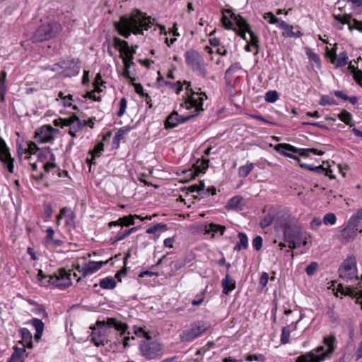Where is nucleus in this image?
Instances as JSON below:
<instances>
[{
  "label": "nucleus",
  "mask_w": 362,
  "mask_h": 362,
  "mask_svg": "<svg viewBox=\"0 0 362 362\" xmlns=\"http://www.w3.org/2000/svg\"><path fill=\"white\" fill-rule=\"evenodd\" d=\"M152 23L151 17L135 10V13L131 16H121L119 22L115 23V27L122 36L128 38L132 32L136 35L143 34V29L147 30Z\"/></svg>",
  "instance_id": "obj_1"
},
{
  "label": "nucleus",
  "mask_w": 362,
  "mask_h": 362,
  "mask_svg": "<svg viewBox=\"0 0 362 362\" xmlns=\"http://www.w3.org/2000/svg\"><path fill=\"white\" fill-rule=\"evenodd\" d=\"M145 340L139 344V351L146 360H156L163 355V344L156 340H152L151 336L145 334Z\"/></svg>",
  "instance_id": "obj_2"
},
{
  "label": "nucleus",
  "mask_w": 362,
  "mask_h": 362,
  "mask_svg": "<svg viewBox=\"0 0 362 362\" xmlns=\"http://www.w3.org/2000/svg\"><path fill=\"white\" fill-rule=\"evenodd\" d=\"M61 25L56 22H51L41 25L33 35V42H42L48 40L57 35L61 30Z\"/></svg>",
  "instance_id": "obj_3"
},
{
  "label": "nucleus",
  "mask_w": 362,
  "mask_h": 362,
  "mask_svg": "<svg viewBox=\"0 0 362 362\" xmlns=\"http://www.w3.org/2000/svg\"><path fill=\"white\" fill-rule=\"evenodd\" d=\"M356 263L354 256H349L343 261L338 269L339 276L343 281L349 282L353 279H358Z\"/></svg>",
  "instance_id": "obj_4"
},
{
  "label": "nucleus",
  "mask_w": 362,
  "mask_h": 362,
  "mask_svg": "<svg viewBox=\"0 0 362 362\" xmlns=\"http://www.w3.org/2000/svg\"><path fill=\"white\" fill-rule=\"evenodd\" d=\"M185 57L187 64L193 71L197 72L202 77L206 76L204 59L198 52L194 49L188 50L185 52Z\"/></svg>",
  "instance_id": "obj_5"
},
{
  "label": "nucleus",
  "mask_w": 362,
  "mask_h": 362,
  "mask_svg": "<svg viewBox=\"0 0 362 362\" xmlns=\"http://www.w3.org/2000/svg\"><path fill=\"white\" fill-rule=\"evenodd\" d=\"M47 282L49 285L52 284L59 288H67L71 285V272L64 268L60 269L57 274L49 276Z\"/></svg>",
  "instance_id": "obj_6"
},
{
  "label": "nucleus",
  "mask_w": 362,
  "mask_h": 362,
  "mask_svg": "<svg viewBox=\"0 0 362 362\" xmlns=\"http://www.w3.org/2000/svg\"><path fill=\"white\" fill-rule=\"evenodd\" d=\"M208 327L209 326L204 322H196L191 325L189 329L184 331L180 334V339L182 341H191L200 336Z\"/></svg>",
  "instance_id": "obj_7"
},
{
  "label": "nucleus",
  "mask_w": 362,
  "mask_h": 362,
  "mask_svg": "<svg viewBox=\"0 0 362 362\" xmlns=\"http://www.w3.org/2000/svg\"><path fill=\"white\" fill-rule=\"evenodd\" d=\"M185 84H187L186 89L187 92H190L191 95L187 97L186 100L184 103H182L180 105L182 107L184 104L185 105V107L187 110H190L192 108H195L196 116L199 115L201 111H203V101L204 99L202 97H199L198 98H195L194 97V95H199V93H196L190 88V83L185 81Z\"/></svg>",
  "instance_id": "obj_8"
},
{
  "label": "nucleus",
  "mask_w": 362,
  "mask_h": 362,
  "mask_svg": "<svg viewBox=\"0 0 362 362\" xmlns=\"http://www.w3.org/2000/svg\"><path fill=\"white\" fill-rule=\"evenodd\" d=\"M283 230L284 239L285 241H293L298 238L303 233L300 228L297 226L294 221L284 219L281 223Z\"/></svg>",
  "instance_id": "obj_9"
},
{
  "label": "nucleus",
  "mask_w": 362,
  "mask_h": 362,
  "mask_svg": "<svg viewBox=\"0 0 362 362\" xmlns=\"http://www.w3.org/2000/svg\"><path fill=\"white\" fill-rule=\"evenodd\" d=\"M14 161L15 160L11 156L8 146L4 139L0 136V162L10 173L14 172Z\"/></svg>",
  "instance_id": "obj_10"
},
{
  "label": "nucleus",
  "mask_w": 362,
  "mask_h": 362,
  "mask_svg": "<svg viewBox=\"0 0 362 362\" xmlns=\"http://www.w3.org/2000/svg\"><path fill=\"white\" fill-rule=\"evenodd\" d=\"M231 18L235 21V23L238 28H243L247 31L250 35V44L257 49L256 53H257L259 48V38L251 30L250 25L247 23V21L240 15H236L234 13H232Z\"/></svg>",
  "instance_id": "obj_11"
},
{
  "label": "nucleus",
  "mask_w": 362,
  "mask_h": 362,
  "mask_svg": "<svg viewBox=\"0 0 362 362\" xmlns=\"http://www.w3.org/2000/svg\"><path fill=\"white\" fill-rule=\"evenodd\" d=\"M196 114L189 115L187 116H182L178 114L175 110L173 111L166 118L164 125L166 129H173L179 124L185 123L192 118L194 117Z\"/></svg>",
  "instance_id": "obj_12"
},
{
  "label": "nucleus",
  "mask_w": 362,
  "mask_h": 362,
  "mask_svg": "<svg viewBox=\"0 0 362 362\" xmlns=\"http://www.w3.org/2000/svg\"><path fill=\"white\" fill-rule=\"evenodd\" d=\"M97 328L103 329L105 327L111 328L114 327L115 329L120 331V336L125 334L126 333L129 334L127 332L128 325L125 323H122L121 322H118L115 318L109 317L106 321H97L96 322Z\"/></svg>",
  "instance_id": "obj_13"
},
{
  "label": "nucleus",
  "mask_w": 362,
  "mask_h": 362,
  "mask_svg": "<svg viewBox=\"0 0 362 362\" xmlns=\"http://www.w3.org/2000/svg\"><path fill=\"white\" fill-rule=\"evenodd\" d=\"M114 44L115 47L120 48L119 57L122 59V61L133 62L134 54L129 51V44L127 41L115 37Z\"/></svg>",
  "instance_id": "obj_14"
},
{
  "label": "nucleus",
  "mask_w": 362,
  "mask_h": 362,
  "mask_svg": "<svg viewBox=\"0 0 362 362\" xmlns=\"http://www.w3.org/2000/svg\"><path fill=\"white\" fill-rule=\"evenodd\" d=\"M135 218H139L141 221L144 219H151V216H146L145 218H142L139 215H129L125 216L123 217L119 218L116 221H111L108 223V226L110 228H112V226L115 227H128L129 226L134 225L135 223L134 219Z\"/></svg>",
  "instance_id": "obj_15"
},
{
  "label": "nucleus",
  "mask_w": 362,
  "mask_h": 362,
  "mask_svg": "<svg viewBox=\"0 0 362 362\" xmlns=\"http://www.w3.org/2000/svg\"><path fill=\"white\" fill-rule=\"evenodd\" d=\"M57 131L51 126H44L35 132V138L40 143H48L54 139L53 132Z\"/></svg>",
  "instance_id": "obj_16"
},
{
  "label": "nucleus",
  "mask_w": 362,
  "mask_h": 362,
  "mask_svg": "<svg viewBox=\"0 0 362 362\" xmlns=\"http://www.w3.org/2000/svg\"><path fill=\"white\" fill-rule=\"evenodd\" d=\"M323 343L327 346L326 353L320 356L315 361H323L327 358L331 357L333 354L337 344V339L334 335H329L323 338Z\"/></svg>",
  "instance_id": "obj_17"
},
{
  "label": "nucleus",
  "mask_w": 362,
  "mask_h": 362,
  "mask_svg": "<svg viewBox=\"0 0 362 362\" xmlns=\"http://www.w3.org/2000/svg\"><path fill=\"white\" fill-rule=\"evenodd\" d=\"M358 288V286L354 287L352 286H344L341 284H339L337 288V291L339 292L341 295L349 296L352 298H356V303L361 304L362 303V300L360 301V299L362 298L360 296V292L362 291L360 290L358 292L356 290Z\"/></svg>",
  "instance_id": "obj_18"
},
{
  "label": "nucleus",
  "mask_w": 362,
  "mask_h": 362,
  "mask_svg": "<svg viewBox=\"0 0 362 362\" xmlns=\"http://www.w3.org/2000/svg\"><path fill=\"white\" fill-rule=\"evenodd\" d=\"M280 148H284L287 150V151H290L295 153H298L300 156L308 157L310 156V153H313L314 154L322 156L325 153L324 151L317 150V148H298L292 145H284L280 146Z\"/></svg>",
  "instance_id": "obj_19"
},
{
  "label": "nucleus",
  "mask_w": 362,
  "mask_h": 362,
  "mask_svg": "<svg viewBox=\"0 0 362 362\" xmlns=\"http://www.w3.org/2000/svg\"><path fill=\"white\" fill-rule=\"evenodd\" d=\"M108 261H100V262H94L89 261L88 263L85 264V265L81 267L82 272V277H86L90 274H93L98 270H99L103 265L107 263Z\"/></svg>",
  "instance_id": "obj_20"
},
{
  "label": "nucleus",
  "mask_w": 362,
  "mask_h": 362,
  "mask_svg": "<svg viewBox=\"0 0 362 362\" xmlns=\"http://www.w3.org/2000/svg\"><path fill=\"white\" fill-rule=\"evenodd\" d=\"M209 160L208 159H198L193 164L194 171L189 170L191 179H194L199 173H204L209 167Z\"/></svg>",
  "instance_id": "obj_21"
},
{
  "label": "nucleus",
  "mask_w": 362,
  "mask_h": 362,
  "mask_svg": "<svg viewBox=\"0 0 362 362\" xmlns=\"http://www.w3.org/2000/svg\"><path fill=\"white\" fill-rule=\"evenodd\" d=\"M337 44L334 45V47L332 49L334 57L332 59V62L335 64L337 67H341L348 64V56L346 52H342L339 54H336Z\"/></svg>",
  "instance_id": "obj_22"
},
{
  "label": "nucleus",
  "mask_w": 362,
  "mask_h": 362,
  "mask_svg": "<svg viewBox=\"0 0 362 362\" xmlns=\"http://www.w3.org/2000/svg\"><path fill=\"white\" fill-rule=\"evenodd\" d=\"M79 63L78 59H69L66 60L61 61L54 64L55 66H59L63 69H74V71L77 74L78 72V64Z\"/></svg>",
  "instance_id": "obj_23"
},
{
  "label": "nucleus",
  "mask_w": 362,
  "mask_h": 362,
  "mask_svg": "<svg viewBox=\"0 0 362 362\" xmlns=\"http://www.w3.org/2000/svg\"><path fill=\"white\" fill-rule=\"evenodd\" d=\"M223 287V293L228 295L235 288V281L230 279L229 274L227 273L225 278L221 281Z\"/></svg>",
  "instance_id": "obj_24"
},
{
  "label": "nucleus",
  "mask_w": 362,
  "mask_h": 362,
  "mask_svg": "<svg viewBox=\"0 0 362 362\" xmlns=\"http://www.w3.org/2000/svg\"><path fill=\"white\" fill-rule=\"evenodd\" d=\"M20 333L22 338V341H20V343L23 344V347H27L28 349L33 348V336L27 328H21L20 329Z\"/></svg>",
  "instance_id": "obj_25"
},
{
  "label": "nucleus",
  "mask_w": 362,
  "mask_h": 362,
  "mask_svg": "<svg viewBox=\"0 0 362 362\" xmlns=\"http://www.w3.org/2000/svg\"><path fill=\"white\" fill-rule=\"evenodd\" d=\"M60 123L62 124V127H73L75 124H78V129L81 128V122L80 119L76 115H73L69 118H59Z\"/></svg>",
  "instance_id": "obj_26"
},
{
  "label": "nucleus",
  "mask_w": 362,
  "mask_h": 362,
  "mask_svg": "<svg viewBox=\"0 0 362 362\" xmlns=\"http://www.w3.org/2000/svg\"><path fill=\"white\" fill-rule=\"evenodd\" d=\"M100 329H94L92 332V338L91 341L94 343V344L97 346H104L105 345V334L100 330Z\"/></svg>",
  "instance_id": "obj_27"
},
{
  "label": "nucleus",
  "mask_w": 362,
  "mask_h": 362,
  "mask_svg": "<svg viewBox=\"0 0 362 362\" xmlns=\"http://www.w3.org/2000/svg\"><path fill=\"white\" fill-rule=\"evenodd\" d=\"M43 168H44L45 173H49L50 170H52L53 173H57V176L59 177L68 176L67 171H66V170L61 171L59 170V168L57 167V165L54 163H48L44 164Z\"/></svg>",
  "instance_id": "obj_28"
},
{
  "label": "nucleus",
  "mask_w": 362,
  "mask_h": 362,
  "mask_svg": "<svg viewBox=\"0 0 362 362\" xmlns=\"http://www.w3.org/2000/svg\"><path fill=\"white\" fill-rule=\"evenodd\" d=\"M226 13L230 14V17H231L232 13H233L230 9H226L223 11V16L221 18V22L223 25L227 30H233L237 31V29L234 27L233 23L229 20L228 16L226 15ZM234 22L235 21L230 18Z\"/></svg>",
  "instance_id": "obj_29"
},
{
  "label": "nucleus",
  "mask_w": 362,
  "mask_h": 362,
  "mask_svg": "<svg viewBox=\"0 0 362 362\" xmlns=\"http://www.w3.org/2000/svg\"><path fill=\"white\" fill-rule=\"evenodd\" d=\"M104 150V144L103 142H99L93 150H90L89 151V153L91 155L90 158H87V162L90 163V164L95 163L94 160L96 157H99L102 152Z\"/></svg>",
  "instance_id": "obj_30"
},
{
  "label": "nucleus",
  "mask_w": 362,
  "mask_h": 362,
  "mask_svg": "<svg viewBox=\"0 0 362 362\" xmlns=\"http://www.w3.org/2000/svg\"><path fill=\"white\" fill-rule=\"evenodd\" d=\"M239 242L234 247V250L240 251L242 249H246L248 247V238L245 233L239 232L238 234Z\"/></svg>",
  "instance_id": "obj_31"
},
{
  "label": "nucleus",
  "mask_w": 362,
  "mask_h": 362,
  "mask_svg": "<svg viewBox=\"0 0 362 362\" xmlns=\"http://www.w3.org/2000/svg\"><path fill=\"white\" fill-rule=\"evenodd\" d=\"M99 285L103 289H113L116 287L117 282L112 276H107L101 279Z\"/></svg>",
  "instance_id": "obj_32"
},
{
  "label": "nucleus",
  "mask_w": 362,
  "mask_h": 362,
  "mask_svg": "<svg viewBox=\"0 0 362 362\" xmlns=\"http://www.w3.org/2000/svg\"><path fill=\"white\" fill-rule=\"evenodd\" d=\"M357 230L352 229L351 227L346 226L341 230V237L344 240L348 241L349 239L354 238L356 236Z\"/></svg>",
  "instance_id": "obj_33"
},
{
  "label": "nucleus",
  "mask_w": 362,
  "mask_h": 362,
  "mask_svg": "<svg viewBox=\"0 0 362 362\" xmlns=\"http://www.w3.org/2000/svg\"><path fill=\"white\" fill-rule=\"evenodd\" d=\"M348 69L353 74V77L356 83L362 87V71L356 69L351 64L349 65Z\"/></svg>",
  "instance_id": "obj_34"
},
{
  "label": "nucleus",
  "mask_w": 362,
  "mask_h": 362,
  "mask_svg": "<svg viewBox=\"0 0 362 362\" xmlns=\"http://www.w3.org/2000/svg\"><path fill=\"white\" fill-rule=\"evenodd\" d=\"M284 145H289L288 144H286V143H284V144H279L275 146L274 147V149L279 152V153H281V155L286 156V157H288V158H292V159H294L296 160L298 163H300V158L298 157H297L296 156L291 153H288L287 152L286 149H285L284 148H280V146H284Z\"/></svg>",
  "instance_id": "obj_35"
},
{
  "label": "nucleus",
  "mask_w": 362,
  "mask_h": 362,
  "mask_svg": "<svg viewBox=\"0 0 362 362\" xmlns=\"http://www.w3.org/2000/svg\"><path fill=\"white\" fill-rule=\"evenodd\" d=\"M124 64V71L122 76L127 78L129 79L130 81H135V78L132 77L130 74V68L135 65L134 62H127V60L122 61Z\"/></svg>",
  "instance_id": "obj_36"
},
{
  "label": "nucleus",
  "mask_w": 362,
  "mask_h": 362,
  "mask_svg": "<svg viewBox=\"0 0 362 362\" xmlns=\"http://www.w3.org/2000/svg\"><path fill=\"white\" fill-rule=\"evenodd\" d=\"M242 69L240 63H235L232 64L225 73V78L227 82L230 83L231 81V76L235 74L237 71Z\"/></svg>",
  "instance_id": "obj_37"
},
{
  "label": "nucleus",
  "mask_w": 362,
  "mask_h": 362,
  "mask_svg": "<svg viewBox=\"0 0 362 362\" xmlns=\"http://www.w3.org/2000/svg\"><path fill=\"white\" fill-rule=\"evenodd\" d=\"M338 117L339 119L344 122L346 124L349 125L351 127L354 126V124L351 123L352 115L350 112L346 111V110H343L341 113L338 115Z\"/></svg>",
  "instance_id": "obj_38"
},
{
  "label": "nucleus",
  "mask_w": 362,
  "mask_h": 362,
  "mask_svg": "<svg viewBox=\"0 0 362 362\" xmlns=\"http://www.w3.org/2000/svg\"><path fill=\"white\" fill-rule=\"evenodd\" d=\"M129 127H124L117 131L114 139H113V144L117 147L119 146V141L124 138V135L129 131Z\"/></svg>",
  "instance_id": "obj_39"
},
{
  "label": "nucleus",
  "mask_w": 362,
  "mask_h": 362,
  "mask_svg": "<svg viewBox=\"0 0 362 362\" xmlns=\"http://www.w3.org/2000/svg\"><path fill=\"white\" fill-rule=\"evenodd\" d=\"M254 168V163H247L245 165L240 166L238 169L240 177H246Z\"/></svg>",
  "instance_id": "obj_40"
},
{
  "label": "nucleus",
  "mask_w": 362,
  "mask_h": 362,
  "mask_svg": "<svg viewBox=\"0 0 362 362\" xmlns=\"http://www.w3.org/2000/svg\"><path fill=\"white\" fill-rule=\"evenodd\" d=\"M28 149L26 150V153H29L30 154H35L37 153H38L37 156L39 158H42V157H45L46 156L44 155L42 152V151H40V149L37 147V146L36 145V144L33 141H30L28 143Z\"/></svg>",
  "instance_id": "obj_41"
},
{
  "label": "nucleus",
  "mask_w": 362,
  "mask_h": 362,
  "mask_svg": "<svg viewBox=\"0 0 362 362\" xmlns=\"http://www.w3.org/2000/svg\"><path fill=\"white\" fill-rule=\"evenodd\" d=\"M267 16H271L272 20L269 21L270 24L279 23L280 28H283L284 30L289 28V25L285 21L276 18L272 12H268Z\"/></svg>",
  "instance_id": "obj_42"
},
{
  "label": "nucleus",
  "mask_w": 362,
  "mask_h": 362,
  "mask_svg": "<svg viewBox=\"0 0 362 362\" xmlns=\"http://www.w3.org/2000/svg\"><path fill=\"white\" fill-rule=\"evenodd\" d=\"M226 230V227L223 226L218 225L216 223H210L206 229V233H217L220 232L221 235L224 233Z\"/></svg>",
  "instance_id": "obj_43"
},
{
  "label": "nucleus",
  "mask_w": 362,
  "mask_h": 362,
  "mask_svg": "<svg viewBox=\"0 0 362 362\" xmlns=\"http://www.w3.org/2000/svg\"><path fill=\"white\" fill-rule=\"evenodd\" d=\"M25 352V347L18 348L15 346L14 351L12 354L11 358L7 362H16L18 359L21 358L23 354Z\"/></svg>",
  "instance_id": "obj_44"
},
{
  "label": "nucleus",
  "mask_w": 362,
  "mask_h": 362,
  "mask_svg": "<svg viewBox=\"0 0 362 362\" xmlns=\"http://www.w3.org/2000/svg\"><path fill=\"white\" fill-rule=\"evenodd\" d=\"M242 201L243 197L241 196H235L228 201L226 208L229 209H235L238 208Z\"/></svg>",
  "instance_id": "obj_45"
},
{
  "label": "nucleus",
  "mask_w": 362,
  "mask_h": 362,
  "mask_svg": "<svg viewBox=\"0 0 362 362\" xmlns=\"http://www.w3.org/2000/svg\"><path fill=\"white\" fill-rule=\"evenodd\" d=\"M324 353H326V350H325L324 346H319L316 349L308 352L307 354H313V362H322V361H315L320 356H322Z\"/></svg>",
  "instance_id": "obj_46"
},
{
  "label": "nucleus",
  "mask_w": 362,
  "mask_h": 362,
  "mask_svg": "<svg viewBox=\"0 0 362 362\" xmlns=\"http://www.w3.org/2000/svg\"><path fill=\"white\" fill-rule=\"evenodd\" d=\"M274 215L269 213L264 218L260 221V226L262 228H265L269 226L274 221Z\"/></svg>",
  "instance_id": "obj_47"
},
{
  "label": "nucleus",
  "mask_w": 362,
  "mask_h": 362,
  "mask_svg": "<svg viewBox=\"0 0 362 362\" xmlns=\"http://www.w3.org/2000/svg\"><path fill=\"white\" fill-rule=\"evenodd\" d=\"M293 28L292 25H289V28L284 30L283 35L288 37H298L303 35V33L299 30L293 32Z\"/></svg>",
  "instance_id": "obj_48"
},
{
  "label": "nucleus",
  "mask_w": 362,
  "mask_h": 362,
  "mask_svg": "<svg viewBox=\"0 0 362 362\" xmlns=\"http://www.w3.org/2000/svg\"><path fill=\"white\" fill-rule=\"evenodd\" d=\"M279 98V93L276 90H269L266 93L265 100L268 103H274Z\"/></svg>",
  "instance_id": "obj_49"
},
{
  "label": "nucleus",
  "mask_w": 362,
  "mask_h": 362,
  "mask_svg": "<svg viewBox=\"0 0 362 362\" xmlns=\"http://www.w3.org/2000/svg\"><path fill=\"white\" fill-rule=\"evenodd\" d=\"M165 85L170 86V88L175 89L176 90V93L180 94V91L182 90V84L181 81L177 82H170V81H164Z\"/></svg>",
  "instance_id": "obj_50"
},
{
  "label": "nucleus",
  "mask_w": 362,
  "mask_h": 362,
  "mask_svg": "<svg viewBox=\"0 0 362 362\" xmlns=\"http://www.w3.org/2000/svg\"><path fill=\"white\" fill-rule=\"evenodd\" d=\"M33 326L35 327L37 332H43L44 330V323L42 321L37 318H33L30 321Z\"/></svg>",
  "instance_id": "obj_51"
},
{
  "label": "nucleus",
  "mask_w": 362,
  "mask_h": 362,
  "mask_svg": "<svg viewBox=\"0 0 362 362\" xmlns=\"http://www.w3.org/2000/svg\"><path fill=\"white\" fill-rule=\"evenodd\" d=\"M336 220H337V218H336V216L334 215V214L328 213L325 215V216L323 218V223L325 225H328V224L334 225L336 223Z\"/></svg>",
  "instance_id": "obj_52"
},
{
  "label": "nucleus",
  "mask_w": 362,
  "mask_h": 362,
  "mask_svg": "<svg viewBox=\"0 0 362 362\" xmlns=\"http://www.w3.org/2000/svg\"><path fill=\"white\" fill-rule=\"evenodd\" d=\"M290 330L288 327H284L281 329V342L282 344H287L289 342Z\"/></svg>",
  "instance_id": "obj_53"
},
{
  "label": "nucleus",
  "mask_w": 362,
  "mask_h": 362,
  "mask_svg": "<svg viewBox=\"0 0 362 362\" xmlns=\"http://www.w3.org/2000/svg\"><path fill=\"white\" fill-rule=\"evenodd\" d=\"M319 104L321 105H337L336 100L327 95H322L319 101Z\"/></svg>",
  "instance_id": "obj_54"
},
{
  "label": "nucleus",
  "mask_w": 362,
  "mask_h": 362,
  "mask_svg": "<svg viewBox=\"0 0 362 362\" xmlns=\"http://www.w3.org/2000/svg\"><path fill=\"white\" fill-rule=\"evenodd\" d=\"M117 228H115V230H114L112 231L113 233H116V235L115 236V238H110V240H111L112 245L115 244L118 241L123 240V239H120V238L117 239L121 235H122L124 233V230H122V227H117Z\"/></svg>",
  "instance_id": "obj_55"
},
{
  "label": "nucleus",
  "mask_w": 362,
  "mask_h": 362,
  "mask_svg": "<svg viewBox=\"0 0 362 362\" xmlns=\"http://www.w3.org/2000/svg\"><path fill=\"white\" fill-rule=\"evenodd\" d=\"M313 354H305L299 356L296 362H313Z\"/></svg>",
  "instance_id": "obj_56"
},
{
  "label": "nucleus",
  "mask_w": 362,
  "mask_h": 362,
  "mask_svg": "<svg viewBox=\"0 0 362 362\" xmlns=\"http://www.w3.org/2000/svg\"><path fill=\"white\" fill-rule=\"evenodd\" d=\"M349 29L351 31L354 29H356L358 31L362 33V22L359 21L356 19L353 20V24H351L349 22L348 23Z\"/></svg>",
  "instance_id": "obj_57"
},
{
  "label": "nucleus",
  "mask_w": 362,
  "mask_h": 362,
  "mask_svg": "<svg viewBox=\"0 0 362 362\" xmlns=\"http://www.w3.org/2000/svg\"><path fill=\"white\" fill-rule=\"evenodd\" d=\"M127 100L125 98H122L120 101H119V111L117 112V116L118 117H122L124 113H125V111H126V108H127Z\"/></svg>",
  "instance_id": "obj_58"
},
{
  "label": "nucleus",
  "mask_w": 362,
  "mask_h": 362,
  "mask_svg": "<svg viewBox=\"0 0 362 362\" xmlns=\"http://www.w3.org/2000/svg\"><path fill=\"white\" fill-rule=\"evenodd\" d=\"M318 267V264L315 262H311L309 265L307 266L305 269V272L308 275L311 276L314 274Z\"/></svg>",
  "instance_id": "obj_59"
},
{
  "label": "nucleus",
  "mask_w": 362,
  "mask_h": 362,
  "mask_svg": "<svg viewBox=\"0 0 362 362\" xmlns=\"http://www.w3.org/2000/svg\"><path fill=\"white\" fill-rule=\"evenodd\" d=\"M262 238L257 235L252 240V245L256 250H259L262 247Z\"/></svg>",
  "instance_id": "obj_60"
},
{
  "label": "nucleus",
  "mask_w": 362,
  "mask_h": 362,
  "mask_svg": "<svg viewBox=\"0 0 362 362\" xmlns=\"http://www.w3.org/2000/svg\"><path fill=\"white\" fill-rule=\"evenodd\" d=\"M333 17H334V20H336L337 21H338L339 23H340L342 25L348 24L349 22V19H350V16L348 15L342 17L340 15L334 14Z\"/></svg>",
  "instance_id": "obj_61"
},
{
  "label": "nucleus",
  "mask_w": 362,
  "mask_h": 362,
  "mask_svg": "<svg viewBox=\"0 0 362 362\" xmlns=\"http://www.w3.org/2000/svg\"><path fill=\"white\" fill-rule=\"evenodd\" d=\"M101 90L98 88L95 90H93V91H89V92H87L84 95L83 97L86 98H89V99H92L95 101H100V97H97L95 94V91H98V92H100Z\"/></svg>",
  "instance_id": "obj_62"
},
{
  "label": "nucleus",
  "mask_w": 362,
  "mask_h": 362,
  "mask_svg": "<svg viewBox=\"0 0 362 362\" xmlns=\"http://www.w3.org/2000/svg\"><path fill=\"white\" fill-rule=\"evenodd\" d=\"M361 221L358 219H356L354 216H351L350 219L348 221V223L346 226L351 227L352 229H355L358 230V226Z\"/></svg>",
  "instance_id": "obj_63"
},
{
  "label": "nucleus",
  "mask_w": 362,
  "mask_h": 362,
  "mask_svg": "<svg viewBox=\"0 0 362 362\" xmlns=\"http://www.w3.org/2000/svg\"><path fill=\"white\" fill-rule=\"evenodd\" d=\"M189 262L186 259L183 260H178L177 262H172V264L173 265V268L175 271H177L185 267L186 264Z\"/></svg>",
  "instance_id": "obj_64"
}]
</instances>
